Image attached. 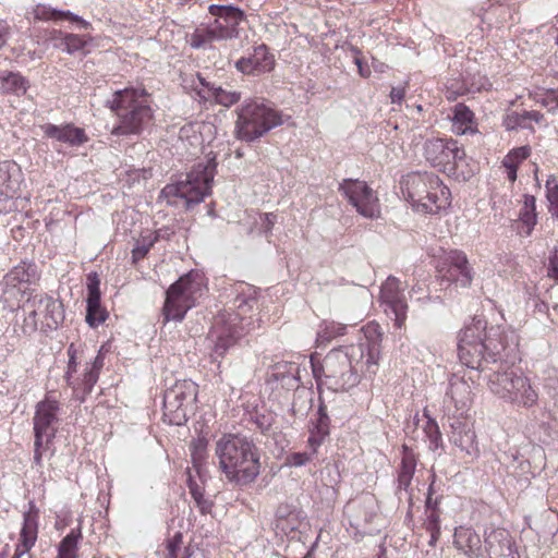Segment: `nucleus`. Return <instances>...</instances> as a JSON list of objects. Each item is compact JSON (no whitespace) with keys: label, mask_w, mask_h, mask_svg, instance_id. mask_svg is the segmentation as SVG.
<instances>
[{"label":"nucleus","mask_w":558,"mask_h":558,"mask_svg":"<svg viewBox=\"0 0 558 558\" xmlns=\"http://www.w3.org/2000/svg\"><path fill=\"white\" fill-rule=\"evenodd\" d=\"M380 356L379 335L375 338L366 336L359 343L330 350L324 357L319 368L313 363L316 378L324 376L335 390H348L355 387L362 375H375Z\"/></svg>","instance_id":"obj_3"},{"label":"nucleus","mask_w":558,"mask_h":558,"mask_svg":"<svg viewBox=\"0 0 558 558\" xmlns=\"http://www.w3.org/2000/svg\"><path fill=\"white\" fill-rule=\"evenodd\" d=\"M81 537V530L72 529L59 543L58 558H76L77 544Z\"/></svg>","instance_id":"obj_32"},{"label":"nucleus","mask_w":558,"mask_h":558,"mask_svg":"<svg viewBox=\"0 0 558 558\" xmlns=\"http://www.w3.org/2000/svg\"><path fill=\"white\" fill-rule=\"evenodd\" d=\"M182 534L177 533L167 542V558H189L187 549L182 553Z\"/></svg>","instance_id":"obj_50"},{"label":"nucleus","mask_w":558,"mask_h":558,"mask_svg":"<svg viewBox=\"0 0 558 558\" xmlns=\"http://www.w3.org/2000/svg\"><path fill=\"white\" fill-rule=\"evenodd\" d=\"M190 494L197 508L203 514L209 513L213 508V501L205 498L203 488L194 482L189 483Z\"/></svg>","instance_id":"obj_43"},{"label":"nucleus","mask_w":558,"mask_h":558,"mask_svg":"<svg viewBox=\"0 0 558 558\" xmlns=\"http://www.w3.org/2000/svg\"><path fill=\"white\" fill-rule=\"evenodd\" d=\"M484 544L489 558H520L514 542L506 529L486 531Z\"/></svg>","instance_id":"obj_16"},{"label":"nucleus","mask_w":558,"mask_h":558,"mask_svg":"<svg viewBox=\"0 0 558 558\" xmlns=\"http://www.w3.org/2000/svg\"><path fill=\"white\" fill-rule=\"evenodd\" d=\"M454 546L471 558L483 555L481 536L471 527L459 526L454 532Z\"/></svg>","instance_id":"obj_23"},{"label":"nucleus","mask_w":558,"mask_h":558,"mask_svg":"<svg viewBox=\"0 0 558 558\" xmlns=\"http://www.w3.org/2000/svg\"><path fill=\"white\" fill-rule=\"evenodd\" d=\"M196 80L198 84L202 86L201 89H196L197 95L201 99L208 101L211 100V95L215 93V89H217L218 85H216L214 82H210L205 77L202 73L196 74Z\"/></svg>","instance_id":"obj_53"},{"label":"nucleus","mask_w":558,"mask_h":558,"mask_svg":"<svg viewBox=\"0 0 558 558\" xmlns=\"http://www.w3.org/2000/svg\"><path fill=\"white\" fill-rule=\"evenodd\" d=\"M216 41L211 31L207 25L196 27L195 31L189 35V45L192 49H207Z\"/></svg>","instance_id":"obj_33"},{"label":"nucleus","mask_w":558,"mask_h":558,"mask_svg":"<svg viewBox=\"0 0 558 558\" xmlns=\"http://www.w3.org/2000/svg\"><path fill=\"white\" fill-rule=\"evenodd\" d=\"M317 451H314V449H311L310 452H292L287 456L286 458V464L290 466L300 468L313 460Z\"/></svg>","instance_id":"obj_52"},{"label":"nucleus","mask_w":558,"mask_h":558,"mask_svg":"<svg viewBox=\"0 0 558 558\" xmlns=\"http://www.w3.org/2000/svg\"><path fill=\"white\" fill-rule=\"evenodd\" d=\"M351 50L354 53V63L357 66L359 74L362 77H365V78L368 77L371 75V70L363 64V61L360 58V53H361L360 49L356 47H352Z\"/></svg>","instance_id":"obj_61"},{"label":"nucleus","mask_w":558,"mask_h":558,"mask_svg":"<svg viewBox=\"0 0 558 558\" xmlns=\"http://www.w3.org/2000/svg\"><path fill=\"white\" fill-rule=\"evenodd\" d=\"M66 33L60 29H50L47 31L45 40L52 46L54 49H59L61 51L64 50V41H65Z\"/></svg>","instance_id":"obj_56"},{"label":"nucleus","mask_w":558,"mask_h":558,"mask_svg":"<svg viewBox=\"0 0 558 558\" xmlns=\"http://www.w3.org/2000/svg\"><path fill=\"white\" fill-rule=\"evenodd\" d=\"M424 527L427 532L438 533L440 531V518L438 511H430L427 513L424 521Z\"/></svg>","instance_id":"obj_59"},{"label":"nucleus","mask_w":558,"mask_h":558,"mask_svg":"<svg viewBox=\"0 0 558 558\" xmlns=\"http://www.w3.org/2000/svg\"><path fill=\"white\" fill-rule=\"evenodd\" d=\"M34 17L39 21H61L68 20L72 23H76L77 26L82 29H88L90 27V23L82 19L81 16L74 14L71 11H63L51 8L46 4H38L34 10Z\"/></svg>","instance_id":"obj_24"},{"label":"nucleus","mask_w":558,"mask_h":558,"mask_svg":"<svg viewBox=\"0 0 558 558\" xmlns=\"http://www.w3.org/2000/svg\"><path fill=\"white\" fill-rule=\"evenodd\" d=\"M207 440L198 438L191 444V457L195 468L202 465L206 456Z\"/></svg>","instance_id":"obj_51"},{"label":"nucleus","mask_w":558,"mask_h":558,"mask_svg":"<svg viewBox=\"0 0 558 558\" xmlns=\"http://www.w3.org/2000/svg\"><path fill=\"white\" fill-rule=\"evenodd\" d=\"M531 153V148L529 146H521L511 149L504 158V161L514 163L519 167V165L525 160Z\"/></svg>","instance_id":"obj_55"},{"label":"nucleus","mask_w":558,"mask_h":558,"mask_svg":"<svg viewBox=\"0 0 558 558\" xmlns=\"http://www.w3.org/2000/svg\"><path fill=\"white\" fill-rule=\"evenodd\" d=\"M345 329V325L336 322H325L322 325V329L318 331V337L323 338L324 340H330L338 336L344 335Z\"/></svg>","instance_id":"obj_48"},{"label":"nucleus","mask_w":558,"mask_h":558,"mask_svg":"<svg viewBox=\"0 0 558 558\" xmlns=\"http://www.w3.org/2000/svg\"><path fill=\"white\" fill-rule=\"evenodd\" d=\"M519 352V336L513 329L493 326L473 317L461 330L458 342V355L462 364L483 373L490 391L517 407L530 409L537 403L538 393L530 379L522 373L506 367L502 363L513 364Z\"/></svg>","instance_id":"obj_1"},{"label":"nucleus","mask_w":558,"mask_h":558,"mask_svg":"<svg viewBox=\"0 0 558 558\" xmlns=\"http://www.w3.org/2000/svg\"><path fill=\"white\" fill-rule=\"evenodd\" d=\"M90 40L92 37L87 35L66 33L63 52L68 54H74L76 52L84 51L85 47Z\"/></svg>","instance_id":"obj_39"},{"label":"nucleus","mask_w":558,"mask_h":558,"mask_svg":"<svg viewBox=\"0 0 558 558\" xmlns=\"http://www.w3.org/2000/svg\"><path fill=\"white\" fill-rule=\"evenodd\" d=\"M252 421L256 425V427L263 433H267L270 430L271 426L274 425L276 421V416L270 411H264V412H255L254 415H252Z\"/></svg>","instance_id":"obj_49"},{"label":"nucleus","mask_w":558,"mask_h":558,"mask_svg":"<svg viewBox=\"0 0 558 558\" xmlns=\"http://www.w3.org/2000/svg\"><path fill=\"white\" fill-rule=\"evenodd\" d=\"M417 459L413 450L407 445L402 446V458L398 475L413 477L416 470Z\"/></svg>","instance_id":"obj_38"},{"label":"nucleus","mask_w":558,"mask_h":558,"mask_svg":"<svg viewBox=\"0 0 558 558\" xmlns=\"http://www.w3.org/2000/svg\"><path fill=\"white\" fill-rule=\"evenodd\" d=\"M452 130L456 134L466 135L477 132L473 111L464 104H457L452 109Z\"/></svg>","instance_id":"obj_28"},{"label":"nucleus","mask_w":558,"mask_h":558,"mask_svg":"<svg viewBox=\"0 0 558 558\" xmlns=\"http://www.w3.org/2000/svg\"><path fill=\"white\" fill-rule=\"evenodd\" d=\"M380 299L395 315V325L401 327L407 319L408 304L404 295V286L397 277L389 276L380 288Z\"/></svg>","instance_id":"obj_13"},{"label":"nucleus","mask_w":558,"mask_h":558,"mask_svg":"<svg viewBox=\"0 0 558 558\" xmlns=\"http://www.w3.org/2000/svg\"><path fill=\"white\" fill-rule=\"evenodd\" d=\"M37 279V267L33 263L21 262L13 267L2 279L0 286L3 293L10 289L19 288L21 284H29Z\"/></svg>","instance_id":"obj_21"},{"label":"nucleus","mask_w":558,"mask_h":558,"mask_svg":"<svg viewBox=\"0 0 558 558\" xmlns=\"http://www.w3.org/2000/svg\"><path fill=\"white\" fill-rule=\"evenodd\" d=\"M408 196L417 213L436 215L450 205V190L434 172L409 175Z\"/></svg>","instance_id":"obj_8"},{"label":"nucleus","mask_w":558,"mask_h":558,"mask_svg":"<svg viewBox=\"0 0 558 558\" xmlns=\"http://www.w3.org/2000/svg\"><path fill=\"white\" fill-rule=\"evenodd\" d=\"M328 435L329 417L326 407L320 404L316 413V418L312 422V427L310 428V437L307 439L308 447L317 451Z\"/></svg>","instance_id":"obj_26"},{"label":"nucleus","mask_w":558,"mask_h":558,"mask_svg":"<svg viewBox=\"0 0 558 558\" xmlns=\"http://www.w3.org/2000/svg\"><path fill=\"white\" fill-rule=\"evenodd\" d=\"M197 385L192 380L178 381L165 393V407L170 411L182 412L196 400Z\"/></svg>","instance_id":"obj_18"},{"label":"nucleus","mask_w":558,"mask_h":558,"mask_svg":"<svg viewBox=\"0 0 558 558\" xmlns=\"http://www.w3.org/2000/svg\"><path fill=\"white\" fill-rule=\"evenodd\" d=\"M163 238L162 230L156 231L154 234L148 236H143L141 241L136 243L134 248L132 250V258L134 262H137L144 258L153 245L160 239Z\"/></svg>","instance_id":"obj_37"},{"label":"nucleus","mask_w":558,"mask_h":558,"mask_svg":"<svg viewBox=\"0 0 558 558\" xmlns=\"http://www.w3.org/2000/svg\"><path fill=\"white\" fill-rule=\"evenodd\" d=\"M303 512L296 506L282 502L276 509L277 526L284 532H293L300 527Z\"/></svg>","instance_id":"obj_27"},{"label":"nucleus","mask_w":558,"mask_h":558,"mask_svg":"<svg viewBox=\"0 0 558 558\" xmlns=\"http://www.w3.org/2000/svg\"><path fill=\"white\" fill-rule=\"evenodd\" d=\"M98 378V374L89 369H86L81 383H78L77 385H71L73 387L74 398L80 400L81 402H84L86 397L92 392Z\"/></svg>","instance_id":"obj_35"},{"label":"nucleus","mask_w":558,"mask_h":558,"mask_svg":"<svg viewBox=\"0 0 558 558\" xmlns=\"http://www.w3.org/2000/svg\"><path fill=\"white\" fill-rule=\"evenodd\" d=\"M39 510L34 501H29L28 510L23 514V525L20 532L19 543L24 550H31L37 541Z\"/></svg>","instance_id":"obj_22"},{"label":"nucleus","mask_w":558,"mask_h":558,"mask_svg":"<svg viewBox=\"0 0 558 558\" xmlns=\"http://www.w3.org/2000/svg\"><path fill=\"white\" fill-rule=\"evenodd\" d=\"M472 391L469 384L461 378H453L449 383L446 397L454 403L457 410L463 411L471 404Z\"/></svg>","instance_id":"obj_29"},{"label":"nucleus","mask_w":558,"mask_h":558,"mask_svg":"<svg viewBox=\"0 0 558 558\" xmlns=\"http://www.w3.org/2000/svg\"><path fill=\"white\" fill-rule=\"evenodd\" d=\"M208 11L213 16L219 19L223 24L238 31V26L245 19L244 12L234 5L210 4Z\"/></svg>","instance_id":"obj_30"},{"label":"nucleus","mask_w":558,"mask_h":558,"mask_svg":"<svg viewBox=\"0 0 558 558\" xmlns=\"http://www.w3.org/2000/svg\"><path fill=\"white\" fill-rule=\"evenodd\" d=\"M25 315L22 332L32 335L36 330H56L64 320V308L60 300L47 293H31L22 305Z\"/></svg>","instance_id":"obj_9"},{"label":"nucleus","mask_w":558,"mask_h":558,"mask_svg":"<svg viewBox=\"0 0 558 558\" xmlns=\"http://www.w3.org/2000/svg\"><path fill=\"white\" fill-rule=\"evenodd\" d=\"M423 429L426 438L429 441L428 448L433 451L440 448L442 445V438L437 422L434 418L427 416V422Z\"/></svg>","instance_id":"obj_41"},{"label":"nucleus","mask_w":558,"mask_h":558,"mask_svg":"<svg viewBox=\"0 0 558 558\" xmlns=\"http://www.w3.org/2000/svg\"><path fill=\"white\" fill-rule=\"evenodd\" d=\"M449 269H457L470 265L465 253L462 251H451L448 255Z\"/></svg>","instance_id":"obj_57"},{"label":"nucleus","mask_w":558,"mask_h":558,"mask_svg":"<svg viewBox=\"0 0 558 558\" xmlns=\"http://www.w3.org/2000/svg\"><path fill=\"white\" fill-rule=\"evenodd\" d=\"M412 478L413 477L398 475L396 495L398 496L399 499H402L403 494L409 493Z\"/></svg>","instance_id":"obj_60"},{"label":"nucleus","mask_w":558,"mask_h":558,"mask_svg":"<svg viewBox=\"0 0 558 558\" xmlns=\"http://www.w3.org/2000/svg\"><path fill=\"white\" fill-rule=\"evenodd\" d=\"M213 170L208 166L197 163L184 174H180L177 181L167 184L160 192L169 206L183 205L186 209L199 204L210 193Z\"/></svg>","instance_id":"obj_7"},{"label":"nucleus","mask_w":558,"mask_h":558,"mask_svg":"<svg viewBox=\"0 0 558 558\" xmlns=\"http://www.w3.org/2000/svg\"><path fill=\"white\" fill-rule=\"evenodd\" d=\"M31 84L20 72L0 70V93L4 95L24 96Z\"/></svg>","instance_id":"obj_25"},{"label":"nucleus","mask_w":558,"mask_h":558,"mask_svg":"<svg viewBox=\"0 0 558 558\" xmlns=\"http://www.w3.org/2000/svg\"><path fill=\"white\" fill-rule=\"evenodd\" d=\"M69 363L68 371L65 373V380L68 385H73L71 378L74 373H76L77 362H76V350L74 349V344L72 343L68 349Z\"/></svg>","instance_id":"obj_58"},{"label":"nucleus","mask_w":558,"mask_h":558,"mask_svg":"<svg viewBox=\"0 0 558 558\" xmlns=\"http://www.w3.org/2000/svg\"><path fill=\"white\" fill-rule=\"evenodd\" d=\"M339 191L361 216L368 219H376L380 216L378 196L365 181L343 179L339 184Z\"/></svg>","instance_id":"obj_12"},{"label":"nucleus","mask_w":558,"mask_h":558,"mask_svg":"<svg viewBox=\"0 0 558 558\" xmlns=\"http://www.w3.org/2000/svg\"><path fill=\"white\" fill-rule=\"evenodd\" d=\"M106 107L118 118V124L111 130V135L114 136L140 135L154 118L149 95L144 88L126 87L116 90L106 100Z\"/></svg>","instance_id":"obj_5"},{"label":"nucleus","mask_w":558,"mask_h":558,"mask_svg":"<svg viewBox=\"0 0 558 558\" xmlns=\"http://www.w3.org/2000/svg\"><path fill=\"white\" fill-rule=\"evenodd\" d=\"M218 468L227 481L238 486L253 483L260 473L259 449L243 434H223L215 445Z\"/></svg>","instance_id":"obj_4"},{"label":"nucleus","mask_w":558,"mask_h":558,"mask_svg":"<svg viewBox=\"0 0 558 558\" xmlns=\"http://www.w3.org/2000/svg\"><path fill=\"white\" fill-rule=\"evenodd\" d=\"M472 89L466 87L464 84L461 86H454V84H451L450 87H448V99H456L458 96H463L468 93H470Z\"/></svg>","instance_id":"obj_63"},{"label":"nucleus","mask_w":558,"mask_h":558,"mask_svg":"<svg viewBox=\"0 0 558 558\" xmlns=\"http://www.w3.org/2000/svg\"><path fill=\"white\" fill-rule=\"evenodd\" d=\"M304 391L295 392L290 413L295 418H303L312 408V399L303 398Z\"/></svg>","instance_id":"obj_46"},{"label":"nucleus","mask_w":558,"mask_h":558,"mask_svg":"<svg viewBox=\"0 0 558 558\" xmlns=\"http://www.w3.org/2000/svg\"><path fill=\"white\" fill-rule=\"evenodd\" d=\"M546 198L549 203V211L558 217V179L549 175L546 180Z\"/></svg>","instance_id":"obj_45"},{"label":"nucleus","mask_w":558,"mask_h":558,"mask_svg":"<svg viewBox=\"0 0 558 558\" xmlns=\"http://www.w3.org/2000/svg\"><path fill=\"white\" fill-rule=\"evenodd\" d=\"M44 136L65 144L69 147H78L89 141L84 129L75 126L73 123H63L60 125L46 123L40 125Z\"/></svg>","instance_id":"obj_17"},{"label":"nucleus","mask_w":558,"mask_h":558,"mask_svg":"<svg viewBox=\"0 0 558 558\" xmlns=\"http://www.w3.org/2000/svg\"><path fill=\"white\" fill-rule=\"evenodd\" d=\"M209 29L213 33L216 41H223L236 38L239 36V31H234L228 25L223 24L219 19H215L214 22L207 24Z\"/></svg>","instance_id":"obj_40"},{"label":"nucleus","mask_w":558,"mask_h":558,"mask_svg":"<svg viewBox=\"0 0 558 558\" xmlns=\"http://www.w3.org/2000/svg\"><path fill=\"white\" fill-rule=\"evenodd\" d=\"M502 125L508 131H512V130H515L518 128L530 129L529 123H527V119H526V116H525V110H523L522 112H517V111L508 112L504 117Z\"/></svg>","instance_id":"obj_47"},{"label":"nucleus","mask_w":558,"mask_h":558,"mask_svg":"<svg viewBox=\"0 0 558 558\" xmlns=\"http://www.w3.org/2000/svg\"><path fill=\"white\" fill-rule=\"evenodd\" d=\"M275 56L264 44L254 48L248 57H242L235 62V69L244 75L258 76L271 72L275 68Z\"/></svg>","instance_id":"obj_14"},{"label":"nucleus","mask_w":558,"mask_h":558,"mask_svg":"<svg viewBox=\"0 0 558 558\" xmlns=\"http://www.w3.org/2000/svg\"><path fill=\"white\" fill-rule=\"evenodd\" d=\"M22 183V173L19 166L11 161L4 160L0 162V195L5 198H14L19 196Z\"/></svg>","instance_id":"obj_20"},{"label":"nucleus","mask_w":558,"mask_h":558,"mask_svg":"<svg viewBox=\"0 0 558 558\" xmlns=\"http://www.w3.org/2000/svg\"><path fill=\"white\" fill-rule=\"evenodd\" d=\"M232 312L218 314L208 338L213 342L214 360L222 359L240 339L262 326L259 317V293L248 283L238 282L232 287Z\"/></svg>","instance_id":"obj_2"},{"label":"nucleus","mask_w":558,"mask_h":558,"mask_svg":"<svg viewBox=\"0 0 558 558\" xmlns=\"http://www.w3.org/2000/svg\"><path fill=\"white\" fill-rule=\"evenodd\" d=\"M519 221L521 223L522 230L521 234L530 235L537 223V213H536V198L533 195L524 194L523 195V205L519 213Z\"/></svg>","instance_id":"obj_31"},{"label":"nucleus","mask_w":558,"mask_h":558,"mask_svg":"<svg viewBox=\"0 0 558 558\" xmlns=\"http://www.w3.org/2000/svg\"><path fill=\"white\" fill-rule=\"evenodd\" d=\"M234 134L238 140L252 143L282 124L279 111L264 99H245L236 109Z\"/></svg>","instance_id":"obj_6"},{"label":"nucleus","mask_w":558,"mask_h":558,"mask_svg":"<svg viewBox=\"0 0 558 558\" xmlns=\"http://www.w3.org/2000/svg\"><path fill=\"white\" fill-rule=\"evenodd\" d=\"M52 442H48V434L39 430H34V463L36 466H43V458L46 451L51 450V456L54 450L51 449Z\"/></svg>","instance_id":"obj_36"},{"label":"nucleus","mask_w":558,"mask_h":558,"mask_svg":"<svg viewBox=\"0 0 558 558\" xmlns=\"http://www.w3.org/2000/svg\"><path fill=\"white\" fill-rule=\"evenodd\" d=\"M59 410V402L48 397L36 404L33 417L34 430L47 433L48 442H53L56 438Z\"/></svg>","instance_id":"obj_15"},{"label":"nucleus","mask_w":558,"mask_h":558,"mask_svg":"<svg viewBox=\"0 0 558 558\" xmlns=\"http://www.w3.org/2000/svg\"><path fill=\"white\" fill-rule=\"evenodd\" d=\"M87 298L86 300H100V278L97 272H90L86 278Z\"/></svg>","instance_id":"obj_54"},{"label":"nucleus","mask_w":558,"mask_h":558,"mask_svg":"<svg viewBox=\"0 0 558 558\" xmlns=\"http://www.w3.org/2000/svg\"><path fill=\"white\" fill-rule=\"evenodd\" d=\"M450 441L461 451H464L471 459L480 454L476 435L473 427L464 421L456 420L451 423Z\"/></svg>","instance_id":"obj_19"},{"label":"nucleus","mask_w":558,"mask_h":558,"mask_svg":"<svg viewBox=\"0 0 558 558\" xmlns=\"http://www.w3.org/2000/svg\"><path fill=\"white\" fill-rule=\"evenodd\" d=\"M544 105L548 106L549 110L558 109V88L547 92Z\"/></svg>","instance_id":"obj_64"},{"label":"nucleus","mask_w":558,"mask_h":558,"mask_svg":"<svg viewBox=\"0 0 558 558\" xmlns=\"http://www.w3.org/2000/svg\"><path fill=\"white\" fill-rule=\"evenodd\" d=\"M202 292L203 280L197 271H190L181 276L166 292L162 307L163 322H182Z\"/></svg>","instance_id":"obj_10"},{"label":"nucleus","mask_w":558,"mask_h":558,"mask_svg":"<svg viewBox=\"0 0 558 558\" xmlns=\"http://www.w3.org/2000/svg\"><path fill=\"white\" fill-rule=\"evenodd\" d=\"M240 99V92L227 90L223 89L221 86H218L217 89H215V93L211 95V100L223 107H231L232 105L239 102Z\"/></svg>","instance_id":"obj_42"},{"label":"nucleus","mask_w":558,"mask_h":558,"mask_svg":"<svg viewBox=\"0 0 558 558\" xmlns=\"http://www.w3.org/2000/svg\"><path fill=\"white\" fill-rule=\"evenodd\" d=\"M548 277L553 278L558 282V252L555 251L548 259L547 266Z\"/></svg>","instance_id":"obj_62"},{"label":"nucleus","mask_w":558,"mask_h":558,"mask_svg":"<svg viewBox=\"0 0 558 558\" xmlns=\"http://www.w3.org/2000/svg\"><path fill=\"white\" fill-rule=\"evenodd\" d=\"M108 312L101 306L100 300H86V323L96 328L106 322Z\"/></svg>","instance_id":"obj_34"},{"label":"nucleus","mask_w":558,"mask_h":558,"mask_svg":"<svg viewBox=\"0 0 558 558\" xmlns=\"http://www.w3.org/2000/svg\"><path fill=\"white\" fill-rule=\"evenodd\" d=\"M423 155L434 168L454 174L457 169L465 161V151L458 141L453 138H428L423 145Z\"/></svg>","instance_id":"obj_11"},{"label":"nucleus","mask_w":558,"mask_h":558,"mask_svg":"<svg viewBox=\"0 0 558 558\" xmlns=\"http://www.w3.org/2000/svg\"><path fill=\"white\" fill-rule=\"evenodd\" d=\"M448 275L457 286L468 288L472 283L474 271L470 265H465V267L457 268L454 270L448 269Z\"/></svg>","instance_id":"obj_44"}]
</instances>
